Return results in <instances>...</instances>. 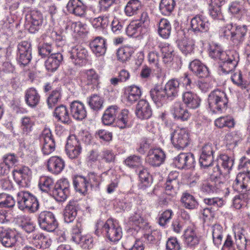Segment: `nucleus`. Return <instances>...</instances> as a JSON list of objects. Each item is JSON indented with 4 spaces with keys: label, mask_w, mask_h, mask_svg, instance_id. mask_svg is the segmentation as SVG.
<instances>
[{
    "label": "nucleus",
    "mask_w": 250,
    "mask_h": 250,
    "mask_svg": "<svg viewBox=\"0 0 250 250\" xmlns=\"http://www.w3.org/2000/svg\"><path fill=\"white\" fill-rule=\"evenodd\" d=\"M95 233L99 235L102 232L104 233L106 237L111 242H117L122 237V228L116 221L108 219L105 223L102 221H98L96 225Z\"/></svg>",
    "instance_id": "f257e3e1"
},
{
    "label": "nucleus",
    "mask_w": 250,
    "mask_h": 250,
    "mask_svg": "<svg viewBox=\"0 0 250 250\" xmlns=\"http://www.w3.org/2000/svg\"><path fill=\"white\" fill-rule=\"evenodd\" d=\"M17 202L18 208L22 211L34 213L39 208V203L36 197L27 191L19 192L17 195Z\"/></svg>",
    "instance_id": "f03ea898"
},
{
    "label": "nucleus",
    "mask_w": 250,
    "mask_h": 250,
    "mask_svg": "<svg viewBox=\"0 0 250 250\" xmlns=\"http://www.w3.org/2000/svg\"><path fill=\"white\" fill-rule=\"evenodd\" d=\"M248 29L246 25L228 24L222 30L223 36L232 42L234 44L242 43L245 39Z\"/></svg>",
    "instance_id": "7ed1b4c3"
},
{
    "label": "nucleus",
    "mask_w": 250,
    "mask_h": 250,
    "mask_svg": "<svg viewBox=\"0 0 250 250\" xmlns=\"http://www.w3.org/2000/svg\"><path fill=\"white\" fill-rule=\"evenodd\" d=\"M208 103L210 110L214 113H217L226 108L228 99L224 91L216 89L208 95Z\"/></svg>",
    "instance_id": "20e7f679"
},
{
    "label": "nucleus",
    "mask_w": 250,
    "mask_h": 250,
    "mask_svg": "<svg viewBox=\"0 0 250 250\" xmlns=\"http://www.w3.org/2000/svg\"><path fill=\"white\" fill-rule=\"evenodd\" d=\"M171 141L175 148L184 149L190 143L189 133L185 128H178L171 134Z\"/></svg>",
    "instance_id": "39448f33"
},
{
    "label": "nucleus",
    "mask_w": 250,
    "mask_h": 250,
    "mask_svg": "<svg viewBox=\"0 0 250 250\" xmlns=\"http://www.w3.org/2000/svg\"><path fill=\"white\" fill-rule=\"evenodd\" d=\"M38 223L41 229L52 232L58 227V222L55 215L51 211H43L38 216Z\"/></svg>",
    "instance_id": "423d86ee"
},
{
    "label": "nucleus",
    "mask_w": 250,
    "mask_h": 250,
    "mask_svg": "<svg viewBox=\"0 0 250 250\" xmlns=\"http://www.w3.org/2000/svg\"><path fill=\"white\" fill-rule=\"evenodd\" d=\"M17 48V61L20 65L24 66L32 59L31 44L27 41H22L18 44Z\"/></svg>",
    "instance_id": "0eeeda50"
},
{
    "label": "nucleus",
    "mask_w": 250,
    "mask_h": 250,
    "mask_svg": "<svg viewBox=\"0 0 250 250\" xmlns=\"http://www.w3.org/2000/svg\"><path fill=\"white\" fill-rule=\"evenodd\" d=\"M70 184L66 179H61L57 181L52 190L54 198L58 202L64 201L70 193Z\"/></svg>",
    "instance_id": "6e6552de"
},
{
    "label": "nucleus",
    "mask_w": 250,
    "mask_h": 250,
    "mask_svg": "<svg viewBox=\"0 0 250 250\" xmlns=\"http://www.w3.org/2000/svg\"><path fill=\"white\" fill-rule=\"evenodd\" d=\"M69 54L71 61L75 65L83 66L86 64L88 53L83 46L77 45L72 47Z\"/></svg>",
    "instance_id": "1a4fd4ad"
},
{
    "label": "nucleus",
    "mask_w": 250,
    "mask_h": 250,
    "mask_svg": "<svg viewBox=\"0 0 250 250\" xmlns=\"http://www.w3.org/2000/svg\"><path fill=\"white\" fill-rule=\"evenodd\" d=\"M225 60H220L219 73L226 75L231 73L238 63V55L234 52H229Z\"/></svg>",
    "instance_id": "9d476101"
},
{
    "label": "nucleus",
    "mask_w": 250,
    "mask_h": 250,
    "mask_svg": "<svg viewBox=\"0 0 250 250\" xmlns=\"http://www.w3.org/2000/svg\"><path fill=\"white\" fill-rule=\"evenodd\" d=\"M18 238L17 233L14 230L2 227L0 228V242L4 247H14Z\"/></svg>",
    "instance_id": "9b49d317"
},
{
    "label": "nucleus",
    "mask_w": 250,
    "mask_h": 250,
    "mask_svg": "<svg viewBox=\"0 0 250 250\" xmlns=\"http://www.w3.org/2000/svg\"><path fill=\"white\" fill-rule=\"evenodd\" d=\"M210 27V23L207 19L202 15H196L190 21L189 30L195 34L208 32Z\"/></svg>",
    "instance_id": "f8f14e48"
},
{
    "label": "nucleus",
    "mask_w": 250,
    "mask_h": 250,
    "mask_svg": "<svg viewBox=\"0 0 250 250\" xmlns=\"http://www.w3.org/2000/svg\"><path fill=\"white\" fill-rule=\"evenodd\" d=\"M165 158V153L161 148H153L149 150L146 160L151 166L157 167L164 163Z\"/></svg>",
    "instance_id": "ddd939ff"
},
{
    "label": "nucleus",
    "mask_w": 250,
    "mask_h": 250,
    "mask_svg": "<svg viewBox=\"0 0 250 250\" xmlns=\"http://www.w3.org/2000/svg\"><path fill=\"white\" fill-rule=\"evenodd\" d=\"M67 11L81 18L86 17L87 6L81 0H69L66 5Z\"/></svg>",
    "instance_id": "4468645a"
},
{
    "label": "nucleus",
    "mask_w": 250,
    "mask_h": 250,
    "mask_svg": "<svg viewBox=\"0 0 250 250\" xmlns=\"http://www.w3.org/2000/svg\"><path fill=\"white\" fill-rule=\"evenodd\" d=\"M214 146L211 144L204 145L199 158V163L201 167H208L211 166L213 161Z\"/></svg>",
    "instance_id": "2eb2a0df"
},
{
    "label": "nucleus",
    "mask_w": 250,
    "mask_h": 250,
    "mask_svg": "<svg viewBox=\"0 0 250 250\" xmlns=\"http://www.w3.org/2000/svg\"><path fill=\"white\" fill-rule=\"evenodd\" d=\"M195 158L191 153H181L174 159L175 166L179 169L190 168L194 166Z\"/></svg>",
    "instance_id": "dca6fc26"
},
{
    "label": "nucleus",
    "mask_w": 250,
    "mask_h": 250,
    "mask_svg": "<svg viewBox=\"0 0 250 250\" xmlns=\"http://www.w3.org/2000/svg\"><path fill=\"white\" fill-rule=\"evenodd\" d=\"M67 155L70 159L77 158L81 153L80 143L75 136H70L67 141L65 146Z\"/></svg>",
    "instance_id": "f3484780"
},
{
    "label": "nucleus",
    "mask_w": 250,
    "mask_h": 250,
    "mask_svg": "<svg viewBox=\"0 0 250 250\" xmlns=\"http://www.w3.org/2000/svg\"><path fill=\"white\" fill-rule=\"evenodd\" d=\"M142 94L140 87L132 85L125 88L123 98L126 104H132L140 99Z\"/></svg>",
    "instance_id": "a211bd4d"
},
{
    "label": "nucleus",
    "mask_w": 250,
    "mask_h": 250,
    "mask_svg": "<svg viewBox=\"0 0 250 250\" xmlns=\"http://www.w3.org/2000/svg\"><path fill=\"white\" fill-rule=\"evenodd\" d=\"M41 139L43 140L42 152L44 155H49L54 151L55 141L49 129L45 128L43 130Z\"/></svg>",
    "instance_id": "6ab92c4d"
},
{
    "label": "nucleus",
    "mask_w": 250,
    "mask_h": 250,
    "mask_svg": "<svg viewBox=\"0 0 250 250\" xmlns=\"http://www.w3.org/2000/svg\"><path fill=\"white\" fill-rule=\"evenodd\" d=\"M26 19L29 25L28 30L31 33H34L38 31L39 27L42 22V14L40 12L36 10L32 11L30 14L27 15Z\"/></svg>",
    "instance_id": "aec40b11"
},
{
    "label": "nucleus",
    "mask_w": 250,
    "mask_h": 250,
    "mask_svg": "<svg viewBox=\"0 0 250 250\" xmlns=\"http://www.w3.org/2000/svg\"><path fill=\"white\" fill-rule=\"evenodd\" d=\"M135 113L137 117L141 120L150 118L152 111L149 103L145 100H140L136 105Z\"/></svg>",
    "instance_id": "412c9836"
},
{
    "label": "nucleus",
    "mask_w": 250,
    "mask_h": 250,
    "mask_svg": "<svg viewBox=\"0 0 250 250\" xmlns=\"http://www.w3.org/2000/svg\"><path fill=\"white\" fill-rule=\"evenodd\" d=\"M70 115L78 121H81L86 116V110L84 104L79 101H75L70 104Z\"/></svg>",
    "instance_id": "4be33fe9"
},
{
    "label": "nucleus",
    "mask_w": 250,
    "mask_h": 250,
    "mask_svg": "<svg viewBox=\"0 0 250 250\" xmlns=\"http://www.w3.org/2000/svg\"><path fill=\"white\" fill-rule=\"evenodd\" d=\"M179 174L176 171L171 172L165 184L166 193L172 196L175 195L179 188V182L177 179Z\"/></svg>",
    "instance_id": "5701e85b"
},
{
    "label": "nucleus",
    "mask_w": 250,
    "mask_h": 250,
    "mask_svg": "<svg viewBox=\"0 0 250 250\" xmlns=\"http://www.w3.org/2000/svg\"><path fill=\"white\" fill-rule=\"evenodd\" d=\"M232 188L239 192H242L244 189L246 191L250 190V177L245 173H239L233 183Z\"/></svg>",
    "instance_id": "b1692460"
},
{
    "label": "nucleus",
    "mask_w": 250,
    "mask_h": 250,
    "mask_svg": "<svg viewBox=\"0 0 250 250\" xmlns=\"http://www.w3.org/2000/svg\"><path fill=\"white\" fill-rule=\"evenodd\" d=\"M13 177L19 185H27L31 178V171L27 167H23L13 171Z\"/></svg>",
    "instance_id": "393cba45"
},
{
    "label": "nucleus",
    "mask_w": 250,
    "mask_h": 250,
    "mask_svg": "<svg viewBox=\"0 0 250 250\" xmlns=\"http://www.w3.org/2000/svg\"><path fill=\"white\" fill-rule=\"evenodd\" d=\"M63 60L62 55L59 52L53 53L48 56L45 62L46 70L51 72L57 70Z\"/></svg>",
    "instance_id": "a878e982"
},
{
    "label": "nucleus",
    "mask_w": 250,
    "mask_h": 250,
    "mask_svg": "<svg viewBox=\"0 0 250 250\" xmlns=\"http://www.w3.org/2000/svg\"><path fill=\"white\" fill-rule=\"evenodd\" d=\"M189 68L199 78H206L209 74L208 68L198 60H194L190 62Z\"/></svg>",
    "instance_id": "bb28decb"
},
{
    "label": "nucleus",
    "mask_w": 250,
    "mask_h": 250,
    "mask_svg": "<svg viewBox=\"0 0 250 250\" xmlns=\"http://www.w3.org/2000/svg\"><path fill=\"white\" fill-rule=\"evenodd\" d=\"M79 208V205L77 201H70L64 210L63 218L64 222L67 223L72 222L77 215Z\"/></svg>",
    "instance_id": "cd10ccee"
},
{
    "label": "nucleus",
    "mask_w": 250,
    "mask_h": 250,
    "mask_svg": "<svg viewBox=\"0 0 250 250\" xmlns=\"http://www.w3.org/2000/svg\"><path fill=\"white\" fill-rule=\"evenodd\" d=\"M90 46L92 52L97 57L104 55L106 50L105 40L101 37L95 38L90 43Z\"/></svg>",
    "instance_id": "c85d7f7f"
},
{
    "label": "nucleus",
    "mask_w": 250,
    "mask_h": 250,
    "mask_svg": "<svg viewBox=\"0 0 250 250\" xmlns=\"http://www.w3.org/2000/svg\"><path fill=\"white\" fill-rule=\"evenodd\" d=\"M119 113V108L116 105L108 107L102 117V122L105 125H111L117 120Z\"/></svg>",
    "instance_id": "c756f323"
},
{
    "label": "nucleus",
    "mask_w": 250,
    "mask_h": 250,
    "mask_svg": "<svg viewBox=\"0 0 250 250\" xmlns=\"http://www.w3.org/2000/svg\"><path fill=\"white\" fill-rule=\"evenodd\" d=\"M47 166L49 171L53 174H58L64 168L65 163L61 158L58 156H52L48 160Z\"/></svg>",
    "instance_id": "7c9ffc66"
},
{
    "label": "nucleus",
    "mask_w": 250,
    "mask_h": 250,
    "mask_svg": "<svg viewBox=\"0 0 250 250\" xmlns=\"http://www.w3.org/2000/svg\"><path fill=\"white\" fill-rule=\"evenodd\" d=\"M171 112L175 119L183 121L188 120L190 116L188 110L184 108L182 104L180 102H175L172 105Z\"/></svg>",
    "instance_id": "2f4dec72"
},
{
    "label": "nucleus",
    "mask_w": 250,
    "mask_h": 250,
    "mask_svg": "<svg viewBox=\"0 0 250 250\" xmlns=\"http://www.w3.org/2000/svg\"><path fill=\"white\" fill-rule=\"evenodd\" d=\"M31 243L37 248L45 249L51 244V240L42 233H34L32 235Z\"/></svg>",
    "instance_id": "473e14b6"
},
{
    "label": "nucleus",
    "mask_w": 250,
    "mask_h": 250,
    "mask_svg": "<svg viewBox=\"0 0 250 250\" xmlns=\"http://www.w3.org/2000/svg\"><path fill=\"white\" fill-rule=\"evenodd\" d=\"M179 85L180 83L176 79H171L166 83L164 90L167 98L172 100L178 96Z\"/></svg>",
    "instance_id": "72a5a7b5"
},
{
    "label": "nucleus",
    "mask_w": 250,
    "mask_h": 250,
    "mask_svg": "<svg viewBox=\"0 0 250 250\" xmlns=\"http://www.w3.org/2000/svg\"><path fill=\"white\" fill-rule=\"evenodd\" d=\"M177 46L181 52L185 55L191 54L194 52L195 41L192 39L184 38L177 41Z\"/></svg>",
    "instance_id": "f704fd0d"
},
{
    "label": "nucleus",
    "mask_w": 250,
    "mask_h": 250,
    "mask_svg": "<svg viewBox=\"0 0 250 250\" xmlns=\"http://www.w3.org/2000/svg\"><path fill=\"white\" fill-rule=\"evenodd\" d=\"M54 116L58 121L63 124H69L71 122L68 109L64 105L62 104L55 108Z\"/></svg>",
    "instance_id": "c9c22d12"
},
{
    "label": "nucleus",
    "mask_w": 250,
    "mask_h": 250,
    "mask_svg": "<svg viewBox=\"0 0 250 250\" xmlns=\"http://www.w3.org/2000/svg\"><path fill=\"white\" fill-rule=\"evenodd\" d=\"M182 98L184 103L189 108L195 109L200 106L201 100L194 93L191 91L184 92Z\"/></svg>",
    "instance_id": "e433bc0d"
},
{
    "label": "nucleus",
    "mask_w": 250,
    "mask_h": 250,
    "mask_svg": "<svg viewBox=\"0 0 250 250\" xmlns=\"http://www.w3.org/2000/svg\"><path fill=\"white\" fill-rule=\"evenodd\" d=\"M185 242L188 246L194 247L199 242V237L193 227H188L184 233Z\"/></svg>",
    "instance_id": "4c0bfd02"
},
{
    "label": "nucleus",
    "mask_w": 250,
    "mask_h": 250,
    "mask_svg": "<svg viewBox=\"0 0 250 250\" xmlns=\"http://www.w3.org/2000/svg\"><path fill=\"white\" fill-rule=\"evenodd\" d=\"M17 219L20 226L26 232L30 233L35 230L36 226L30 216L20 215Z\"/></svg>",
    "instance_id": "58836bf2"
},
{
    "label": "nucleus",
    "mask_w": 250,
    "mask_h": 250,
    "mask_svg": "<svg viewBox=\"0 0 250 250\" xmlns=\"http://www.w3.org/2000/svg\"><path fill=\"white\" fill-rule=\"evenodd\" d=\"M142 6L140 0H129L125 7V13L128 17L136 15L140 11Z\"/></svg>",
    "instance_id": "ea45409f"
},
{
    "label": "nucleus",
    "mask_w": 250,
    "mask_h": 250,
    "mask_svg": "<svg viewBox=\"0 0 250 250\" xmlns=\"http://www.w3.org/2000/svg\"><path fill=\"white\" fill-rule=\"evenodd\" d=\"M83 82L85 84L91 85L92 87L97 86L99 83V76L93 69L85 70L82 72Z\"/></svg>",
    "instance_id": "a19ab883"
},
{
    "label": "nucleus",
    "mask_w": 250,
    "mask_h": 250,
    "mask_svg": "<svg viewBox=\"0 0 250 250\" xmlns=\"http://www.w3.org/2000/svg\"><path fill=\"white\" fill-rule=\"evenodd\" d=\"M40 96L34 88L27 89L25 92V101L26 104L31 107H34L39 103Z\"/></svg>",
    "instance_id": "79ce46f5"
},
{
    "label": "nucleus",
    "mask_w": 250,
    "mask_h": 250,
    "mask_svg": "<svg viewBox=\"0 0 250 250\" xmlns=\"http://www.w3.org/2000/svg\"><path fill=\"white\" fill-rule=\"evenodd\" d=\"M130 114L128 110L124 109L117 115L116 124L121 129L125 128L129 126V121L130 120Z\"/></svg>",
    "instance_id": "37998d69"
},
{
    "label": "nucleus",
    "mask_w": 250,
    "mask_h": 250,
    "mask_svg": "<svg viewBox=\"0 0 250 250\" xmlns=\"http://www.w3.org/2000/svg\"><path fill=\"white\" fill-rule=\"evenodd\" d=\"M159 35L164 39H167L171 33V26L169 21L166 19H162L158 24Z\"/></svg>",
    "instance_id": "c03bdc74"
},
{
    "label": "nucleus",
    "mask_w": 250,
    "mask_h": 250,
    "mask_svg": "<svg viewBox=\"0 0 250 250\" xmlns=\"http://www.w3.org/2000/svg\"><path fill=\"white\" fill-rule=\"evenodd\" d=\"M235 244L239 250H246L248 240L246 237V231L243 229H238L234 232Z\"/></svg>",
    "instance_id": "a18cd8bd"
},
{
    "label": "nucleus",
    "mask_w": 250,
    "mask_h": 250,
    "mask_svg": "<svg viewBox=\"0 0 250 250\" xmlns=\"http://www.w3.org/2000/svg\"><path fill=\"white\" fill-rule=\"evenodd\" d=\"M150 95L154 103L158 105L161 104L167 97L164 89L159 86H155L151 89L150 91Z\"/></svg>",
    "instance_id": "49530a36"
},
{
    "label": "nucleus",
    "mask_w": 250,
    "mask_h": 250,
    "mask_svg": "<svg viewBox=\"0 0 250 250\" xmlns=\"http://www.w3.org/2000/svg\"><path fill=\"white\" fill-rule=\"evenodd\" d=\"M134 52V48L131 46H124L121 47L118 49L116 53L117 59L121 62H125L130 59Z\"/></svg>",
    "instance_id": "de8ad7c7"
},
{
    "label": "nucleus",
    "mask_w": 250,
    "mask_h": 250,
    "mask_svg": "<svg viewBox=\"0 0 250 250\" xmlns=\"http://www.w3.org/2000/svg\"><path fill=\"white\" fill-rule=\"evenodd\" d=\"M21 128L23 135H28L33 130L35 125L33 119L30 117L24 116L21 120Z\"/></svg>",
    "instance_id": "09e8293b"
},
{
    "label": "nucleus",
    "mask_w": 250,
    "mask_h": 250,
    "mask_svg": "<svg viewBox=\"0 0 250 250\" xmlns=\"http://www.w3.org/2000/svg\"><path fill=\"white\" fill-rule=\"evenodd\" d=\"M86 182L84 177L77 176L73 182L74 186L76 191L83 194L86 193L89 187Z\"/></svg>",
    "instance_id": "8fccbe9b"
},
{
    "label": "nucleus",
    "mask_w": 250,
    "mask_h": 250,
    "mask_svg": "<svg viewBox=\"0 0 250 250\" xmlns=\"http://www.w3.org/2000/svg\"><path fill=\"white\" fill-rule=\"evenodd\" d=\"M184 207L189 209H193L197 208L198 202L192 195L188 193H184L181 199Z\"/></svg>",
    "instance_id": "3c124183"
},
{
    "label": "nucleus",
    "mask_w": 250,
    "mask_h": 250,
    "mask_svg": "<svg viewBox=\"0 0 250 250\" xmlns=\"http://www.w3.org/2000/svg\"><path fill=\"white\" fill-rule=\"evenodd\" d=\"M86 27L87 25L85 23L80 21L73 22L69 21L67 22L66 29L70 30L81 35V34L87 32Z\"/></svg>",
    "instance_id": "603ef678"
},
{
    "label": "nucleus",
    "mask_w": 250,
    "mask_h": 250,
    "mask_svg": "<svg viewBox=\"0 0 250 250\" xmlns=\"http://www.w3.org/2000/svg\"><path fill=\"white\" fill-rule=\"evenodd\" d=\"M217 163L224 168L226 172H229L231 169L234 160L226 154H221L217 160Z\"/></svg>",
    "instance_id": "864d4df0"
},
{
    "label": "nucleus",
    "mask_w": 250,
    "mask_h": 250,
    "mask_svg": "<svg viewBox=\"0 0 250 250\" xmlns=\"http://www.w3.org/2000/svg\"><path fill=\"white\" fill-rule=\"evenodd\" d=\"M175 6L174 0H161L159 4V9L163 15L168 16L172 12Z\"/></svg>",
    "instance_id": "5fc2aeb1"
},
{
    "label": "nucleus",
    "mask_w": 250,
    "mask_h": 250,
    "mask_svg": "<svg viewBox=\"0 0 250 250\" xmlns=\"http://www.w3.org/2000/svg\"><path fill=\"white\" fill-rule=\"evenodd\" d=\"M209 54L212 58L219 59L220 61L225 60V58H227L228 53L223 51L220 46L212 44L210 45Z\"/></svg>",
    "instance_id": "6e6d98bb"
},
{
    "label": "nucleus",
    "mask_w": 250,
    "mask_h": 250,
    "mask_svg": "<svg viewBox=\"0 0 250 250\" xmlns=\"http://www.w3.org/2000/svg\"><path fill=\"white\" fill-rule=\"evenodd\" d=\"M163 56V62L165 64H168L173 60L174 50L173 47L167 44L163 45L161 48Z\"/></svg>",
    "instance_id": "4d7b16f0"
},
{
    "label": "nucleus",
    "mask_w": 250,
    "mask_h": 250,
    "mask_svg": "<svg viewBox=\"0 0 250 250\" xmlns=\"http://www.w3.org/2000/svg\"><path fill=\"white\" fill-rule=\"evenodd\" d=\"M82 230V221L77 220L76 224L72 228L71 232V240L76 244H79L81 242V240L83 236L81 235Z\"/></svg>",
    "instance_id": "13d9d810"
},
{
    "label": "nucleus",
    "mask_w": 250,
    "mask_h": 250,
    "mask_svg": "<svg viewBox=\"0 0 250 250\" xmlns=\"http://www.w3.org/2000/svg\"><path fill=\"white\" fill-rule=\"evenodd\" d=\"M88 105L94 110H99L103 106L104 100L99 95L93 94L88 100Z\"/></svg>",
    "instance_id": "bf43d9fd"
},
{
    "label": "nucleus",
    "mask_w": 250,
    "mask_h": 250,
    "mask_svg": "<svg viewBox=\"0 0 250 250\" xmlns=\"http://www.w3.org/2000/svg\"><path fill=\"white\" fill-rule=\"evenodd\" d=\"M139 177L141 182L140 187L145 188L151 184L152 179L147 169L143 168L139 172Z\"/></svg>",
    "instance_id": "052dcab7"
},
{
    "label": "nucleus",
    "mask_w": 250,
    "mask_h": 250,
    "mask_svg": "<svg viewBox=\"0 0 250 250\" xmlns=\"http://www.w3.org/2000/svg\"><path fill=\"white\" fill-rule=\"evenodd\" d=\"M39 186L42 191L48 192L54 187V181L49 177L42 176L40 179Z\"/></svg>",
    "instance_id": "680f3d73"
},
{
    "label": "nucleus",
    "mask_w": 250,
    "mask_h": 250,
    "mask_svg": "<svg viewBox=\"0 0 250 250\" xmlns=\"http://www.w3.org/2000/svg\"><path fill=\"white\" fill-rule=\"evenodd\" d=\"M130 224L138 226L140 229H147L148 227V223L141 217L139 214L135 213L130 216L129 221Z\"/></svg>",
    "instance_id": "e2e57ef3"
},
{
    "label": "nucleus",
    "mask_w": 250,
    "mask_h": 250,
    "mask_svg": "<svg viewBox=\"0 0 250 250\" xmlns=\"http://www.w3.org/2000/svg\"><path fill=\"white\" fill-rule=\"evenodd\" d=\"M99 156L100 154L98 150L93 149L89 150L87 152L85 158L87 166L93 167L99 160Z\"/></svg>",
    "instance_id": "0e129e2a"
},
{
    "label": "nucleus",
    "mask_w": 250,
    "mask_h": 250,
    "mask_svg": "<svg viewBox=\"0 0 250 250\" xmlns=\"http://www.w3.org/2000/svg\"><path fill=\"white\" fill-rule=\"evenodd\" d=\"M249 199L248 192L240 193L233 198V205L236 209H240Z\"/></svg>",
    "instance_id": "69168bd1"
},
{
    "label": "nucleus",
    "mask_w": 250,
    "mask_h": 250,
    "mask_svg": "<svg viewBox=\"0 0 250 250\" xmlns=\"http://www.w3.org/2000/svg\"><path fill=\"white\" fill-rule=\"evenodd\" d=\"M15 200L13 197L6 193L0 194V206L5 208H12L15 205Z\"/></svg>",
    "instance_id": "338daca9"
},
{
    "label": "nucleus",
    "mask_w": 250,
    "mask_h": 250,
    "mask_svg": "<svg viewBox=\"0 0 250 250\" xmlns=\"http://www.w3.org/2000/svg\"><path fill=\"white\" fill-rule=\"evenodd\" d=\"M239 170H242L241 173H245L247 176L250 177V160L245 156L242 157L239 160L238 166Z\"/></svg>",
    "instance_id": "774afa93"
}]
</instances>
